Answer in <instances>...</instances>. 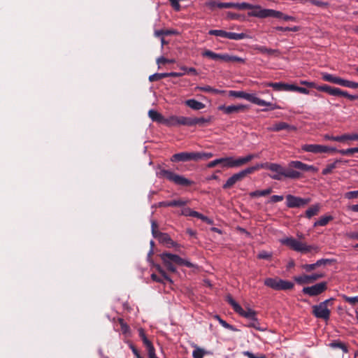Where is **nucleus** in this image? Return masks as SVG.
Masks as SVG:
<instances>
[{
	"mask_svg": "<svg viewBox=\"0 0 358 358\" xmlns=\"http://www.w3.org/2000/svg\"><path fill=\"white\" fill-rule=\"evenodd\" d=\"M252 169H255V172L260 169L269 170L273 173V174L269 175L270 178L276 180H282V176L292 179L301 178V172L294 170V169L303 172L311 171L317 173L318 171L317 167L303 163L300 161H291L289 163V169L287 170H285L280 164L269 162L257 164L252 166Z\"/></svg>",
	"mask_w": 358,
	"mask_h": 358,
	"instance_id": "nucleus-1",
	"label": "nucleus"
},
{
	"mask_svg": "<svg viewBox=\"0 0 358 358\" xmlns=\"http://www.w3.org/2000/svg\"><path fill=\"white\" fill-rule=\"evenodd\" d=\"M159 256L166 269L171 273L176 272L177 270L176 266H185L187 268L194 267V264L192 263L181 258L177 255H173L169 252H163Z\"/></svg>",
	"mask_w": 358,
	"mask_h": 358,
	"instance_id": "nucleus-2",
	"label": "nucleus"
},
{
	"mask_svg": "<svg viewBox=\"0 0 358 358\" xmlns=\"http://www.w3.org/2000/svg\"><path fill=\"white\" fill-rule=\"evenodd\" d=\"M156 175L159 178H166L175 185L182 187H189L194 184L192 180L185 178L183 176L178 175L171 171L162 169L161 167L158 168Z\"/></svg>",
	"mask_w": 358,
	"mask_h": 358,
	"instance_id": "nucleus-3",
	"label": "nucleus"
},
{
	"mask_svg": "<svg viewBox=\"0 0 358 358\" xmlns=\"http://www.w3.org/2000/svg\"><path fill=\"white\" fill-rule=\"evenodd\" d=\"M282 244L289 247L290 249L300 252L301 253H307L312 251L318 252L320 248L316 245H308L305 243H302L293 237H287L280 240Z\"/></svg>",
	"mask_w": 358,
	"mask_h": 358,
	"instance_id": "nucleus-4",
	"label": "nucleus"
},
{
	"mask_svg": "<svg viewBox=\"0 0 358 358\" xmlns=\"http://www.w3.org/2000/svg\"><path fill=\"white\" fill-rule=\"evenodd\" d=\"M229 95L230 96L236 97V98H242L248 101H250L252 103L257 104L258 106H270L271 109L274 110L276 108H280L276 104H273L271 102L266 101L263 99H261L255 96L254 94H249L243 91H234L230 90L229 92Z\"/></svg>",
	"mask_w": 358,
	"mask_h": 358,
	"instance_id": "nucleus-5",
	"label": "nucleus"
},
{
	"mask_svg": "<svg viewBox=\"0 0 358 358\" xmlns=\"http://www.w3.org/2000/svg\"><path fill=\"white\" fill-rule=\"evenodd\" d=\"M257 157V155L250 154L238 159H234L232 157H222L218 159V163L219 165L223 168L241 167L248 164Z\"/></svg>",
	"mask_w": 358,
	"mask_h": 358,
	"instance_id": "nucleus-6",
	"label": "nucleus"
},
{
	"mask_svg": "<svg viewBox=\"0 0 358 358\" xmlns=\"http://www.w3.org/2000/svg\"><path fill=\"white\" fill-rule=\"evenodd\" d=\"M334 301V298H330L320 303L318 305L313 306L312 307L313 315L317 318L328 320L330 317L331 311L327 307L329 305L331 306Z\"/></svg>",
	"mask_w": 358,
	"mask_h": 358,
	"instance_id": "nucleus-7",
	"label": "nucleus"
},
{
	"mask_svg": "<svg viewBox=\"0 0 358 358\" xmlns=\"http://www.w3.org/2000/svg\"><path fill=\"white\" fill-rule=\"evenodd\" d=\"M317 90L320 92H326L330 95L336 96H343L348 99L350 101H355L358 99V95H351L347 91H343L338 87H334L328 85H318Z\"/></svg>",
	"mask_w": 358,
	"mask_h": 358,
	"instance_id": "nucleus-8",
	"label": "nucleus"
},
{
	"mask_svg": "<svg viewBox=\"0 0 358 358\" xmlns=\"http://www.w3.org/2000/svg\"><path fill=\"white\" fill-rule=\"evenodd\" d=\"M264 283L266 286L275 290H289L294 286L293 282L278 278H267L264 280Z\"/></svg>",
	"mask_w": 358,
	"mask_h": 358,
	"instance_id": "nucleus-9",
	"label": "nucleus"
},
{
	"mask_svg": "<svg viewBox=\"0 0 358 358\" xmlns=\"http://www.w3.org/2000/svg\"><path fill=\"white\" fill-rule=\"evenodd\" d=\"M255 169L252 166L248 167L244 170L234 173L227 179L226 182L223 185L222 188L228 189L231 188L237 182L243 180L248 175L255 173Z\"/></svg>",
	"mask_w": 358,
	"mask_h": 358,
	"instance_id": "nucleus-10",
	"label": "nucleus"
},
{
	"mask_svg": "<svg viewBox=\"0 0 358 358\" xmlns=\"http://www.w3.org/2000/svg\"><path fill=\"white\" fill-rule=\"evenodd\" d=\"M227 301L231 306L234 310L241 316L248 320H252L257 317V312L251 308L244 310L231 296H227Z\"/></svg>",
	"mask_w": 358,
	"mask_h": 358,
	"instance_id": "nucleus-11",
	"label": "nucleus"
},
{
	"mask_svg": "<svg viewBox=\"0 0 358 358\" xmlns=\"http://www.w3.org/2000/svg\"><path fill=\"white\" fill-rule=\"evenodd\" d=\"M286 206L289 208H302L310 202V198H301L292 194L286 196Z\"/></svg>",
	"mask_w": 358,
	"mask_h": 358,
	"instance_id": "nucleus-12",
	"label": "nucleus"
},
{
	"mask_svg": "<svg viewBox=\"0 0 358 358\" xmlns=\"http://www.w3.org/2000/svg\"><path fill=\"white\" fill-rule=\"evenodd\" d=\"M327 289V282H322L311 287H304L302 289V292L309 296H316L325 292Z\"/></svg>",
	"mask_w": 358,
	"mask_h": 358,
	"instance_id": "nucleus-13",
	"label": "nucleus"
},
{
	"mask_svg": "<svg viewBox=\"0 0 358 358\" xmlns=\"http://www.w3.org/2000/svg\"><path fill=\"white\" fill-rule=\"evenodd\" d=\"M301 150L304 152L317 154L335 151L336 148L318 144H304L301 146Z\"/></svg>",
	"mask_w": 358,
	"mask_h": 358,
	"instance_id": "nucleus-14",
	"label": "nucleus"
},
{
	"mask_svg": "<svg viewBox=\"0 0 358 358\" xmlns=\"http://www.w3.org/2000/svg\"><path fill=\"white\" fill-rule=\"evenodd\" d=\"M249 109V106L243 104L218 106V110L222 111L226 115L238 114L245 113Z\"/></svg>",
	"mask_w": 358,
	"mask_h": 358,
	"instance_id": "nucleus-15",
	"label": "nucleus"
},
{
	"mask_svg": "<svg viewBox=\"0 0 358 358\" xmlns=\"http://www.w3.org/2000/svg\"><path fill=\"white\" fill-rule=\"evenodd\" d=\"M250 15L261 18L272 17L282 19L283 16V13L282 12L272 9H259L258 10L252 11Z\"/></svg>",
	"mask_w": 358,
	"mask_h": 358,
	"instance_id": "nucleus-16",
	"label": "nucleus"
},
{
	"mask_svg": "<svg viewBox=\"0 0 358 358\" xmlns=\"http://www.w3.org/2000/svg\"><path fill=\"white\" fill-rule=\"evenodd\" d=\"M324 277V274L322 273H314L312 275H302L294 277V280L299 285H306L310 284L316 280L322 278Z\"/></svg>",
	"mask_w": 358,
	"mask_h": 358,
	"instance_id": "nucleus-17",
	"label": "nucleus"
},
{
	"mask_svg": "<svg viewBox=\"0 0 358 358\" xmlns=\"http://www.w3.org/2000/svg\"><path fill=\"white\" fill-rule=\"evenodd\" d=\"M195 152H182L172 155L171 161L173 162L196 161Z\"/></svg>",
	"mask_w": 358,
	"mask_h": 358,
	"instance_id": "nucleus-18",
	"label": "nucleus"
},
{
	"mask_svg": "<svg viewBox=\"0 0 358 358\" xmlns=\"http://www.w3.org/2000/svg\"><path fill=\"white\" fill-rule=\"evenodd\" d=\"M348 162V160H343L342 159H336L332 163L328 164L326 168L322 170V173L324 176L331 174L335 169L339 168L341 164H345Z\"/></svg>",
	"mask_w": 358,
	"mask_h": 358,
	"instance_id": "nucleus-19",
	"label": "nucleus"
},
{
	"mask_svg": "<svg viewBox=\"0 0 358 358\" xmlns=\"http://www.w3.org/2000/svg\"><path fill=\"white\" fill-rule=\"evenodd\" d=\"M272 131H280L281 130H286L287 131H295L296 127L294 125H291L285 122H279L275 123L273 127L268 129Z\"/></svg>",
	"mask_w": 358,
	"mask_h": 358,
	"instance_id": "nucleus-20",
	"label": "nucleus"
},
{
	"mask_svg": "<svg viewBox=\"0 0 358 358\" xmlns=\"http://www.w3.org/2000/svg\"><path fill=\"white\" fill-rule=\"evenodd\" d=\"M138 331V336L141 338L145 348H146L148 353L149 352L154 351L155 350V347H154L152 343L146 336V334H145L143 329L140 328Z\"/></svg>",
	"mask_w": 358,
	"mask_h": 358,
	"instance_id": "nucleus-21",
	"label": "nucleus"
},
{
	"mask_svg": "<svg viewBox=\"0 0 358 358\" xmlns=\"http://www.w3.org/2000/svg\"><path fill=\"white\" fill-rule=\"evenodd\" d=\"M155 238H157L160 243L170 245L169 247H174L176 245V243L171 238L168 234L159 232V234H157V236Z\"/></svg>",
	"mask_w": 358,
	"mask_h": 358,
	"instance_id": "nucleus-22",
	"label": "nucleus"
},
{
	"mask_svg": "<svg viewBox=\"0 0 358 358\" xmlns=\"http://www.w3.org/2000/svg\"><path fill=\"white\" fill-rule=\"evenodd\" d=\"M322 78L324 81L329 82V83L336 84V85H339L341 86H342V83L343 81V78H341L340 77L335 76L328 73H322Z\"/></svg>",
	"mask_w": 358,
	"mask_h": 358,
	"instance_id": "nucleus-23",
	"label": "nucleus"
},
{
	"mask_svg": "<svg viewBox=\"0 0 358 358\" xmlns=\"http://www.w3.org/2000/svg\"><path fill=\"white\" fill-rule=\"evenodd\" d=\"M185 104L194 110H199L206 107L204 103L194 99L186 100Z\"/></svg>",
	"mask_w": 358,
	"mask_h": 358,
	"instance_id": "nucleus-24",
	"label": "nucleus"
},
{
	"mask_svg": "<svg viewBox=\"0 0 358 358\" xmlns=\"http://www.w3.org/2000/svg\"><path fill=\"white\" fill-rule=\"evenodd\" d=\"M222 62H224L227 63H231V64H236V63L244 64L245 60V59H243L242 57H239L238 56L230 55L228 54H223Z\"/></svg>",
	"mask_w": 358,
	"mask_h": 358,
	"instance_id": "nucleus-25",
	"label": "nucleus"
},
{
	"mask_svg": "<svg viewBox=\"0 0 358 358\" xmlns=\"http://www.w3.org/2000/svg\"><path fill=\"white\" fill-rule=\"evenodd\" d=\"M202 57H208L215 61H222L223 58V54L215 53L210 50H205L201 53Z\"/></svg>",
	"mask_w": 358,
	"mask_h": 358,
	"instance_id": "nucleus-26",
	"label": "nucleus"
},
{
	"mask_svg": "<svg viewBox=\"0 0 358 358\" xmlns=\"http://www.w3.org/2000/svg\"><path fill=\"white\" fill-rule=\"evenodd\" d=\"M149 117L153 121L158 123L163 124L164 120V117L157 111L155 110H150L148 111Z\"/></svg>",
	"mask_w": 358,
	"mask_h": 358,
	"instance_id": "nucleus-27",
	"label": "nucleus"
},
{
	"mask_svg": "<svg viewBox=\"0 0 358 358\" xmlns=\"http://www.w3.org/2000/svg\"><path fill=\"white\" fill-rule=\"evenodd\" d=\"M248 327L254 328L260 331H264L266 330V327H262L257 317L250 320L248 324L246 325Z\"/></svg>",
	"mask_w": 358,
	"mask_h": 358,
	"instance_id": "nucleus-28",
	"label": "nucleus"
},
{
	"mask_svg": "<svg viewBox=\"0 0 358 358\" xmlns=\"http://www.w3.org/2000/svg\"><path fill=\"white\" fill-rule=\"evenodd\" d=\"M320 210V205L317 203L311 206L306 211V217L308 219H310L312 217L317 215Z\"/></svg>",
	"mask_w": 358,
	"mask_h": 358,
	"instance_id": "nucleus-29",
	"label": "nucleus"
},
{
	"mask_svg": "<svg viewBox=\"0 0 358 358\" xmlns=\"http://www.w3.org/2000/svg\"><path fill=\"white\" fill-rule=\"evenodd\" d=\"M195 89L198 90L199 91H201V92L213 93V94H223L225 92V91H224V90H220L215 89V88H213L212 87H210L209 85H206V86H203V87L198 86Z\"/></svg>",
	"mask_w": 358,
	"mask_h": 358,
	"instance_id": "nucleus-30",
	"label": "nucleus"
},
{
	"mask_svg": "<svg viewBox=\"0 0 358 358\" xmlns=\"http://www.w3.org/2000/svg\"><path fill=\"white\" fill-rule=\"evenodd\" d=\"M247 37V35L244 33H234V32H226V37L225 38L231 39V40H235V41H240L242 39H244Z\"/></svg>",
	"mask_w": 358,
	"mask_h": 358,
	"instance_id": "nucleus-31",
	"label": "nucleus"
},
{
	"mask_svg": "<svg viewBox=\"0 0 358 358\" xmlns=\"http://www.w3.org/2000/svg\"><path fill=\"white\" fill-rule=\"evenodd\" d=\"M181 72H176L177 73L181 74L179 77H181L185 74H191L196 76L198 75V71L195 68L193 67H187L185 66H180Z\"/></svg>",
	"mask_w": 358,
	"mask_h": 358,
	"instance_id": "nucleus-32",
	"label": "nucleus"
},
{
	"mask_svg": "<svg viewBox=\"0 0 358 358\" xmlns=\"http://www.w3.org/2000/svg\"><path fill=\"white\" fill-rule=\"evenodd\" d=\"M211 118L209 117L208 118L201 117H194L192 118V126L199 125V126H205L206 124H208L210 122Z\"/></svg>",
	"mask_w": 358,
	"mask_h": 358,
	"instance_id": "nucleus-33",
	"label": "nucleus"
},
{
	"mask_svg": "<svg viewBox=\"0 0 358 358\" xmlns=\"http://www.w3.org/2000/svg\"><path fill=\"white\" fill-rule=\"evenodd\" d=\"M332 220L333 217L331 215L322 216L314 223L313 227H315L317 226H326Z\"/></svg>",
	"mask_w": 358,
	"mask_h": 358,
	"instance_id": "nucleus-34",
	"label": "nucleus"
},
{
	"mask_svg": "<svg viewBox=\"0 0 358 358\" xmlns=\"http://www.w3.org/2000/svg\"><path fill=\"white\" fill-rule=\"evenodd\" d=\"M329 346L332 348L341 349L344 353L348 352V348L347 345L345 343H343L339 341H334L331 342L329 344Z\"/></svg>",
	"mask_w": 358,
	"mask_h": 358,
	"instance_id": "nucleus-35",
	"label": "nucleus"
},
{
	"mask_svg": "<svg viewBox=\"0 0 358 358\" xmlns=\"http://www.w3.org/2000/svg\"><path fill=\"white\" fill-rule=\"evenodd\" d=\"M178 126L184 125L188 127H192V117L178 116Z\"/></svg>",
	"mask_w": 358,
	"mask_h": 358,
	"instance_id": "nucleus-36",
	"label": "nucleus"
},
{
	"mask_svg": "<svg viewBox=\"0 0 358 358\" xmlns=\"http://www.w3.org/2000/svg\"><path fill=\"white\" fill-rule=\"evenodd\" d=\"M177 122H178V116L172 115L168 118L164 117L163 124L168 126V127H176V126H178Z\"/></svg>",
	"mask_w": 358,
	"mask_h": 358,
	"instance_id": "nucleus-37",
	"label": "nucleus"
},
{
	"mask_svg": "<svg viewBox=\"0 0 358 358\" xmlns=\"http://www.w3.org/2000/svg\"><path fill=\"white\" fill-rule=\"evenodd\" d=\"M272 192L271 188H268L263 190H257L255 192H252L250 193L251 197H257V196H265L270 194Z\"/></svg>",
	"mask_w": 358,
	"mask_h": 358,
	"instance_id": "nucleus-38",
	"label": "nucleus"
},
{
	"mask_svg": "<svg viewBox=\"0 0 358 358\" xmlns=\"http://www.w3.org/2000/svg\"><path fill=\"white\" fill-rule=\"evenodd\" d=\"M192 217L199 218V219L201 220L202 221L206 222L208 224H213V220H210V218H208V217L203 215V214H201L197 211H195V210H193V212H192Z\"/></svg>",
	"mask_w": 358,
	"mask_h": 358,
	"instance_id": "nucleus-39",
	"label": "nucleus"
},
{
	"mask_svg": "<svg viewBox=\"0 0 358 358\" xmlns=\"http://www.w3.org/2000/svg\"><path fill=\"white\" fill-rule=\"evenodd\" d=\"M324 138H325V139H327V140H331V141H338V142H343V141L348 140L347 134L341 135V136H337L325 135Z\"/></svg>",
	"mask_w": 358,
	"mask_h": 358,
	"instance_id": "nucleus-40",
	"label": "nucleus"
},
{
	"mask_svg": "<svg viewBox=\"0 0 358 358\" xmlns=\"http://www.w3.org/2000/svg\"><path fill=\"white\" fill-rule=\"evenodd\" d=\"M187 201L183 199L169 201V207H182L185 206Z\"/></svg>",
	"mask_w": 358,
	"mask_h": 358,
	"instance_id": "nucleus-41",
	"label": "nucleus"
},
{
	"mask_svg": "<svg viewBox=\"0 0 358 358\" xmlns=\"http://www.w3.org/2000/svg\"><path fill=\"white\" fill-rule=\"evenodd\" d=\"M196 155V161L200 159H208L213 157V154L211 152H195Z\"/></svg>",
	"mask_w": 358,
	"mask_h": 358,
	"instance_id": "nucleus-42",
	"label": "nucleus"
},
{
	"mask_svg": "<svg viewBox=\"0 0 358 358\" xmlns=\"http://www.w3.org/2000/svg\"><path fill=\"white\" fill-rule=\"evenodd\" d=\"M206 352L203 349L196 346L192 352V357L193 358H203Z\"/></svg>",
	"mask_w": 358,
	"mask_h": 358,
	"instance_id": "nucleus-43",
	"label": "nucleus"
},
{
	"mask_svg": "<svg viewBox=\"0 0 358 358\" xmlns=\"http://www.w3.org/2000/svg\"><path fill=\"white\" fill-rule=\"evenodd\" d=\"M234 8L240 10L251 9L252 8V6L248 3L243 2V3H235Z\"/></svg>",
	"mask_w": 358,
	"mask_h": 358,
	"instance_id": "nucleus-44",
	"label": "nucleus"
},
{
	"mask_svg": "<svg viewBox=\"0 0 358 358\" xmlns=\"http://www.w3.org/2000/svg\"><path fill=\"white\" fill-rule=\"evenodd\" d=\"M267 87H272L275 91H283L282 83H267L265 84Z\"/></svg>",
	"mask_w": 358,
	"mask_h": 358,
	"instance_id": "nucleus-45",
	"label": "nucleus"
},
{
	"mask_svg": "<svg viewBox=\"0 0 358 358\" xmlns=\"http://www.w3.org/2000/svg\"><path fill=\"white\" fill-rule=\"evenodd\" d=\"M226 32L227 31H224V30L210 29L208 31V34L209 35H212V36H216L222 37V38H225L226 37Z\"/></svg>",
	"mask_w": 358,
	"mask_h": 358,
	"instance_id": "nucleus-46",
	"label": "nucleus"
},
{
	"mask_svg": "<svg viewBox=\"0 0 358 358\" xmlns=\"http://www.w3.org/2000/svg\"><path fill=\"white\" fill-rule=\"evenodd\" d=\"M257 50H259V52L263 53V54H267V55H273L274 54L275 52H277L278 51L276 50H273V49H271V48H268L265 46H259L257 48Z\"/></svg>",
	"mask_w": 358,
	"mask_h": 358,
	"instance_id": "nucleus-47",
	"label": "nucleus"
},
{
	"mask_svg": "<svg viewBox=\"0 0 358 358\" xmlns=\"http://www.w3.org/2000/svg\"><path fill=\"white\" fill-rule=\"evenodd\" d=\"M342 86L349 87V88L356 89V88H358V83H355L353 81L343 79Z\"/></svg>",
	"mask_w": 358,
	"mask_h": 358,
	"instance_id": "nucleus-48",
	"label": "nucleus"
},
{
	"mask_svg": "<svg viewBox=\"0 0 358 358\" xmlns=\"http://www.w3.org/2000/svg\"><path fill=\"white\" fill-rule=\"evenodd\" d=\"M257 257L261 259L269 260L272 257V253L262 250L258 254Z\"/></svg>",
	"mask_w": 358,
	"mask_h": 358,
	"instance_id": "nucleus-49",
	"label": "nucleus"
},
{
	"mask_svg": "<svg viewBox=\"0 0 358 358\" xmlns=\"http://www.w3.org/2000/svg\"><path fill=\"white\" fill-rule=\"evenodd\" d=\"M156 268L158 271V272L162 275L163 278L170 282H172V280L170 278V277L166 274L165 271L159 265L156 266Z\"/></svg>",
	"mask_w": 358,
	"mask_h": 358,
	"instance_id": "nucleus-50",
	"label": "nucleus"
},
{
	"mask_svg": "<svg viewBox=\"0 0 358 358\" xmlns=\"http://www.w3.org/2000/svg\"><path fill=\"white\" fill-rule=\"evenodd\" d=\"M158 74H159L158 77H159L160 79L168 78V77L178 78L181 75V74L177 73L176 72L162 73H158Z\"/></svg>",
	"mask_w": 358,
	"mask_h": 358,
	"instance_id": "nucleus-51",
	"label": "nucleus"
},
{
	"mask_svg": "<svg viewBox=\"0 0 358 358\" xmlns=\"http://www.w3.org/2000/svg\"><path fill=\"white\" fill-rule=\"evenodd\" d=\"M235 3L232 2H220L217 4L219 8H234Z\"/></svg>",
	"mask_w": 358,
	"mask_h": 358,
	"instance_id": "nucleus-52",
	"label": "nucleus"
},
{
	"mask_svg": "<svg viewBox=\"0 0 358 358\" xmlns=\"http://www.w3.org/2000/svg\"><path fill=\"white\" fill-rule=\"evenodd\" d=\"M343 299L345 300V301H346L352 305H354L356 303H358V296H348L344 295Z\"/></svg>",
	"mask_w": 358,
	"mask_h": 358,
	"instance_id": "nucleus-53",
	"label": "nucleus"
},
{
	"mask_svg": "<svg viewBox=\"0 0 358 358\" xmlns=\"http://www.w3.org/2000/svg\"><path fill=\"white\" fill-rule=\"evenodd\" d=\"M216 317L218 319L220 324L225 329H227L229 330H232V331H234L235 329L232 325L229 324L226 321L221 319L219 316H216Z\"/></svg>",
	"mask_w": 358,
	"mask_h": 358,
	"instance_id": "nucleus-54",
	"label": "nucleus"
},
{
	"mask_svg": "<svg viewBox=\"0 0 358 358\" xmlns=\"http://www.w3.org/2000/svg\"><path fill=\"white\" fill-rule=\"evenodd\" d=\"M310 3L314 6L322 8H327L329 5L327 2L322 1L320 0H310Z\"/></svg>",
	"mask_w": 358,
	"mask_h": 358,
	"instance_id": "nucleus-55",
	"label": "nucleus"
},
{
	"mask_svg": "<svg viewBox=\"0 0 358 358\" xmlns=\"http://www.w3.org/2000/svg\"><path fill=\"white\" fill-rule=\"evenodd\" d=\"M330 262H331V260L329 259H321L317 260L315 263H314V264H315V268H317V267H320L321 266H324L327 264L330 263Z\"/></svg>",
	"mask_w": 358,
	"mask_h": 358,
	"instance_id": "nucleus-56",
	"label": "nucleus"
},
{
	"mask_svg": "<svg viewBox=\"0 0 358 358\" xmlns=\"http://www.w3.org/2000/svg\"><path fill=\"white\" fill-rule=\"evenodd\" d=\"M358 197V190L357 191H351L345 193V198L348 199H356Z\"/></svg>",
	"mask_w": 358,
	"mask_h": 358,
	"instance_id": "nucleus-57",
	"label": "nucleus"
},
{
	"mask_svg": "<svg viewBox=\"0 0 358 358\" xmlns=\"http://www.w3.org/2000/svg\"><path fill=\"white\" fill-rule=\"evenodd\" d=\"M157 62L159 64H168V63L171 64V63H174L175 60L174 59H169L164 57H161L157 59Z\"/></svg>",
	"mask_w": 358,
	"mask_h": 358,
	"instance_id": "nucleus-58",
	"label": "nucleus"
},
{
	"mask_svg": "<svg viewBox=\"0 0 358 358\" xmlns=\"http://www.w3.org/2000/svg\"><path fill=\"white\" fill-rule=\"evenodd\" d=\"M151 227H152V234L153 236L155 237L157 236V234H159L160 232L157 230V227H158L157 223L155 221L152 220L151 222Z\"/></svg>",
	"mask_w": 358,
	"mask_h": 358,
	"instance_id": "nucleus-59",
	"label": "nucleus"
},
{
	"mask_svg": "<svg viewBox=\"0 0 358 358\" xmlns=\"http://www.w3.org/2000/svg\"><path fill=\"white\" fill-rule=\"evenodd\" d=\"M243 355L248 357V358H266V356L264 355H261L260 356L257 357L253 353L249 351L243 352Z\"/></svg>",
	"mask_w": 358,
	"mask_h": 358,
	"instance_id": "nucleus-60",
	"label": "nucleus"
},
{
	"mask_svg": "<svg viewBox=\"0 0 358 358\" xmlns=\"http://www.w3.org/2000/svg\"><path fill=\"white\" fill-rule=\"evenodd\" d=\"M301 268L303 269H304L306 272H310L315 268V264H303L301 265Z\"/></svg>",
	"mask_w": 358,
	"mask_h": 358,
	"instance_id": "nucleus-61",
	"label": "nucleus"
},
{
	"mask_svg": "<svg viewBox=\"0 0 358 358\" xmlns=\"http://www.w3.org/2000/svg\"><path fill=\"white\" fill-rule=\"evenodd\" d=\"M301 84L306 85V87H308L309 88L317 89V85L315 83L309 82V81H306V80L301 81Z\"/></svg>",
	"mask_w": 358,
	"mask_h": 358,
	"instance_id": "nucleus-62",
	"label": "nucleus"
},
{
	"mask_svg": "<svg viewBox=\"0 0 358 358\" xmlns=\"http://www.w3.org/2000/svg\"><path fill=\"white\" fill-rule=\"evenodd\" d=\"M294 92H298L299 93L304 94H309V90L308 89H306L305 87H298L296 85H295Z\"/></svg>",
	"mask_w": 358,
	"mask_h": 358,
	"instance_id": "nucleus-63",
	"label": "nucleus"
},
{
	"mask_svg": "<svg viewBox=\"0 0 358 358\" xmlns=\"http://www.w3.org/2000/svg\"><path fill=\"white\" fill-rule=\"evenodd\" d=\"M346 236L350 239L358 241V231L348 232Z\"/></svg>",
	"mask_w": 358,
	"mask_h": 358,
	"instance_id": "nucleus-64",
	"label": "nucleus"
}]
</instances>
